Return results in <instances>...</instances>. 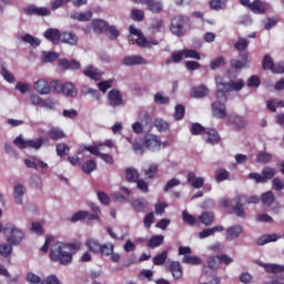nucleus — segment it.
Wrapping results in <instances>:
<instances>
[{"label":"nucleus","mask_w":284,"mask_h":284,"mask_svg":"<svg viewBox=\"0 0 284 284\" xmlns=\"http://www.w3.org/2000/svg\"><path fill=\"white\" fill-rule=\"evenodd\" d=\"M252 12H255V14H263L265 13V3H263L260 0H255L252 4H251V9Z\"/></svg>","instance_id":"nucleus-44"},{"label":"nucleus","mask_w":284,"mask_h":284,"mask_svg":"<svg viewBox=\"0 0 284 284\" xmlns=\"http://www.w3.org/2000/svg\"><path fill=\"white\" fill-rule=\"evenodd\" d=\"M215 82L217 85V90H222V92H241L243 88H245V82L242 79L236 81L231 80L230 82H224L222 77H216Z\"/></svg>","instance_id":"nucleus-4"},{"label":"nucleus","mask_w":284,"mask_h":284,"mask_svg":"<svg viewBox=\"0 0 284 284\" xmlns=\"http://www.w3.org/2000/svg\"><path fill=\"white\" fill-rule=\"evenodd\" d=\"M179 185H181V180L173 178L166 182L164 192H170V190H174V187H179Z\"/></svg>","instance_id":"nucleus-61"},{"label":"nucleus","mask_w":284,"mask_h":284,"mask_svg":"<svg viewBox=\"0 0 284 284\" xmlns=\"http://www.w3.org/2000/svg\"><path fill=\"white\" fill-rule=\"evenodd\" d=\"M145 146L151 152H159L161 150V138L154 134H146L144 138Z\"/></svg>","instance_id":"nucleus-10"},{"label":"nucleus","mask_w":284,"mask_h":284,"mask_svg":"<svg viewBox=\"0 0 284 284\" xmlns=\"http://www.w3.org/2000/svg\"><path fill=\"white\" fill-rule=\"evenodd\" d=\"M133 150L135 154H143L145 152V146L143 145V140H135L133 142Z\"/></svg>","instance_id":"nucleus-63"},{"label":"nucleus","mask_w":284,"mask_h":284,"mask_svg":"<svg viewBox=\"0 0 284 284\" xmlns=\"http://www.w3.org/2000/svg\"><path fill=\"white\" fill-rule=\"evenodd\" d=\"M125 179L129 183H136L139 180V171L134 168H128L125 170Z\"/></svg>","instance_id":"nucleus-39"},{"label":"nucleus","mask_w":284,"mask_h":284,"mask_svg":"<svg viewBox=\"0 0 284 284\" xmlns=\"http://www.w3.org/2000/svg\"><path fill=\"white\" fill-rule=\"evenodd\" d=\"M94 170H97V161L94 160H88L82 164V172H84V174H92Z\"/></svg>","instance_id":"nucleus-43"},{"label":"nucleus","mask_w":284,"mask_h":284,"mask_svg":"<svg viewBox=\"0 0 284 284\" xmlns=\"http://www.w3.org/2000/svg\"><path fill=\"white\" fill-rule=\"evenodd\" d=\"M23 196H26V186L23 184H17L13 187V199L17 205H23Z\"/></svg>","instance_id":"nucleus-21"},{"label":"nucleus","mask_w":284,"mask_h":284,"mask_svg":"<svg viewBox=\"0 0 284 284\" xmlns=\"http://www.w3.org/2000/svg\"><path fill=\"white\" fill-rule=\"evenodd\" d=\"M114 252V245L111 242L101 244L100 254L102 256H110Z\"/></svg>","instance_id":"nucleus-46"},{"label":"nucleus","mask_w":284,"mask_h":284,"mask_svg":"<svg viewBox=\"0 0 284 284\" xmlns=\"http://www.w3.org/2000/svg\"><path fill=\"white\" fill-rule=\"evenodd\" d=\"M240 59L241 60H236V59L231 60V68H234V70H243V68H245L246 65H250L251 60L247 52L240 53Z\"/></svg>","instance_id":"nucleus-17"},{"label":"nucleus","mask_w":284,"mask_h":284,"mask_svg":"<svg viewBox=\"0 0 284 284\" xmlns=\"http://www.w3.org/2000/svg\"><path fill=\"white\" fill-rule=\"evenodd\" d=\"M103 148H105V144L101 141H98L93 142L92 145L84 146V150H87V152H90V154H93L94 156H100L102 161L112 165V163H114V159H112L110 154L101 153V150H103Z\"/></svg>","instance_id":"nucleus-5"},{"label":"nucleus","mask_w":284,"mask_h":284,"mask_svg":"<svg viewBox=\"0 0 284 284\" xmlns=\"http://www.w3.org/2000/svg\"><path fill=\"white\" fill-rule=\"evenodd\" d=\"M108 103L111 108H119L123 105V95L120 90L112 89L108 93Z\"/></svg>","instance_id":"nucleus-9"},{"label":"nucleus","mask_w":284,"mask_h":284,"mask_svg":"<svg viewBox=\"0 0 284 284\" xmlns=\"http://www.w3.org/2000/svg\"><path fill=\"white\" fill-rule=\"evenodd\" d=\"M84 77H88L92 81H101V78L103 77V71L99 70L94 65H88L83 70Z\"/></svg>","instance_id":"nucleus-18"},{"label":"nucleus","mask_w":284,"mask_h":284,"mask_svg":"<svg viewBox=\"0 0 284 284\" xmlns=\"http://www.w3.org/2000/svg\"><path fill=\"white\" fill-rule=\"evenodd\" d=\"M262 63L264 70H271V72H274V68L276 67V64H274V60H272V57L265 55Z\"/></svg>","instance_id":"nucleus-57"},{"label":"nucleus","mask_w":284,"mask_h":284,"mask_svg":"<svg viewBox=\"0 0 284 284\" xmlns=\"http://www.w3.org/2000/svg\"><path fill=\"white\" fill-rule=\"evenodd\" d=\"M132 130L135 134H143L144 130H146V132H150V130H152V118L150 116V114L144 113L141 122H134L132 124Z\"/></svg>","instance_id":"nucleus-6"},{"label":"nucleus","mask_w":284,"mask_h":284,"mask_svg":"<svg viewBox=\"0 0 284 284\" xmlns=\"http://www.w3.org/2000/svg\"><path fill=\"white\" fill-rule=\"evenodd\" d=\"M60 41L62 43H68L69 45H77L79 43V37L72 32H62L60 33Z\"/></svg>","instance_id":"nucleus-23"},{"label":"nucleus","mask_w":284,"mask_h":284,"mask_svg":"<svg viewBox=\"0 0 284 284\" xmlns=\"http://www.w3.org/2000/svg\"><path fill=\"white\" fill-rule=\"evenodd\" d=\"M270 161H272V154L266 153V152H260L256 155V163H270Z\"/></svg>","instance_id":"nucleus-56"},{"label":"nucleus","mask_w":284,"mask_h":284,"mask_svg":"<svg viewBox=\"0 0 284 284\" xmlns=\"http://www.w3.org/2000/svg\"><path fill=\"white\" fill-rule=\"evenodd\" d=\"M170 270H171V274H172L173 278H175V281H179V278L183 277V271L181 268V263L172 262Z\"/></svg>","instance_id":"nucleus-34"},{"label":"nucleus","mask_w":284,"mask_h":284,"mask_svg":"<svg viewBox=\"0 0 284 284\" xmlns=\"http://www.w3.org/2000/svg\"><path fill=\"white\" fill-rule=\"evenodd\" d=\"M159 172V164L156 163H145L142 166V173L146 179H154Z\"/></svg>","instance_id":"nucleus-19"},{"label":"nucleus","mask_w":284,"mask_h":284,"mask_svg":"<svg viewBox=\"0 0 284 284\" xmlns=\"http://www.w3.org/2000/svg\"><path fill=\"white\" fill-rule=\"evenodd\" d=\"M131 19H133V21H143V19H145V12L141 9H133L131 11Z\"/></svg>","instance_id":"nucleus-59"},{"label":"nucleus","mask_w":284,"mask_h":284,"mask_svg":"<svg viewBox=\"0 0 284 284\" xmlns=\"http://www.w3.org/2000/svg\"><path fill=\"white\" fill-rule=\"evenodd\" d=\"M227 123H229V125L233 126V130H243V128H245V125H247V121H245V118L237 115V114L229 115Z\"/></svg>","instance_id":"nucleus-13"},{"label":"nucleus","mask_w":284,"mask_h":284,"mask_svg":"<svg viewBox=\"0 0 284 284\" xmlns=\"http://www.w3.org/2000/svg\"><path fill=\"white\" fill-rule=\"evenodd\" d=\"M274 174H276V171L270 166L262 170V179H265V183H267V181L271 179H274Z\"/></svg>","instance_id":"nucleus-55"},{"label":"nucleus","mask_w":284,"mask_h":284,"mask_svg":"<svg viewBox=\"0 0 284 284\" xmlns=\"http://www.w3.org/2000/svg\"><path fill=\"white\" fill-rule=\"evenodd\" d=\"M130 203H131L132 209L135 212H145V210H148V205H149L148 201L143 197L135 199V200L131 201Z\"/></svg>","instance_id":"nucleus-28"},{"label":"nucleus","mask_w":284,"mask_h":284,"mask_svg":"<svg viewBox=\"0 0 284 284\" xmlns=\"http://www.w3.org/2000/svg\"><path fill=\"white\" fill-rule=\"evenodd\" d=\"M241 234H243V226H241L240 224L231 225L225 230V240L236 241V239H239Z\"/></svg>","instance_id":"nucleus-12"},{"label":"nucleus","mask_w":284,"mask_h":284,"mask_svg":"<svg viewBox=\"0 0 284 284\" xmlns=\"http://www.w3.org/2000/svg\"><path fill=\"white\" fill-rule=\"evenodd\" d=\"M266 108L271 112H276V108H284V100H280V99L268 100L266 103Z\"/></svg>","instance_id":"nucleus-41"},{"label":"nucleus","mask_w":284,"mask_h":284,"mask_svg":"<svg viewBox=\"0 0 284 284\" xmlns=\"http://www.w3.org/2000/svg\"><path fill=\"white\" fill-rule=\"evenodd\" d=\"M85 246L88 247L89 252H92L93 254H100L101 252V242L94 237H89L85 241Z\"/></svg>","instance_id":"nucleus-26"},{"label":"nucleus","mask_w":284,"mask_h":284,"mask_svg":"<svg viewBox=\"0 0 284 284\" xmlns=\"http://www.w3.org/2000/svg\"><path fill=\"white\" fill-rule=\"evenodd\" d=\"M254 263L255 265L263 267L268 274L284 273V266L281 264L263 263L261 260H255Z\"/></svg>","instance_id":"nucleus-8"},{"label":"nucleus","mask_w":284,"mask_h":284,"mask_svg":"<svg viewBox=\"0 0 284 284\" xmlns=\"http://www.w3.org/2000/svg\"><path fill=\"white\" fill-rule=\"evenodd\" d=\"M154 102L158 105H165L166 103H170V98L161 92L156 93L154 95Z\"/></svg>","instance_id":"nucleus-58"},{"label":"nucleus","mask_w":284,"mask_h":284,"mask_svg":"<svg viewBox=\"0 0 284 284\" xmlns=\"http://www.w3.org/2000/svg\"><path fill=\"white\" fill-rule=\"evenodd\" d=\"M207 94H210V89L203 84L191 90V97L193 99H203Z\"/></svg>","instance_id":"nucleus-24"},{"label":"nucleus","mask_w":284,"mask_h":284,"mask_svg":"<svg viewBox=\"0 0 284 284\" xmlns=\"http://www.w3.org/2000/svg\"><path fill=\"white\" fill-rule=\"evenodd\" d=\"M27 281L30 284H45V281L41 280V277L32 272L27 274Z\"/></svg>","instance_id":"nucleus-54"},{"label":"nucleus","mask_w":284,"mask_h":284,"mask_svg":"<svg viewBox=\"0 0 284 284\" xmlns=\"http://www.w3.org/2000/svg\"><path fill=\"white\" fill-rule=\"evenodd\" d=\"M27 14H37L38 17H50V9L45 7L31 6L27 8Z\"/></svg>","instance_id":"nucleus-25"},{"label":"nucleus","mask_w":284,"mask_h":284,"mask_svg":"<svg viewBox=\"0 0 284 284\" xmlns=\"http://www.w3.org/2000/svg\"><path fill=\"white\" fill-rule=\"evenodd\" d=\"M62 93L64 97L74 98L79 94V91L77 90V87L72 84V82H67L62 87Z\"/></svg>","instance_id":"nucleus-32"},{"label":"nucleus","mask_w":284,"mask_h":284,"mask_svg":"<svg viewBox=\"0 0 284 284\" xmlns=\"http://www.w3.org/2000/svg\"><path fill=\"white\" fill-rule=\"evenodd\" d=\"M33 88L38 94L47 95L50 94V83L48 81L40 79L34 82Z\"/></svg>","instance_id":"nucleus-20"},{"label":"nucleus","mask_w":284,"mask_h":284,"mask_svg":"<svg viewBox=\"0 0 284 284\" xmlns=\"http://www.w3.org/2000/svg\"><path fill=\"white\" fill-rule=\"evenodd\" d=\"M20 39L21 41H23V43H29V45H32L33 48L41 45V40H39V38H34L29 33L20 37Z\"/></svg>","instance_id":"nucleus-40"},{"label":"nucleus","mask_w":284,"mask_h":284,"mask_svg":"<svg viewBox=\"0 0 284 284\" xmlns=\"http://www.w3.org/2000/svg\"><path fill=\"white\" fill-rule=\"evenodd\" d=\"M186 180L190 186L194 187V190H201V187L205 185V178L196 176L195 172H189Z\"/></svg>","instance_id":"nucleus-15"},{"label":"nucleus","mask_w":284,"mask_h":284,"mask_svg":"<svg viewBox=\"0 0 284 284\" xmlns=\"http://www.w3.org/2000/svg\"><path fill=\"white\" fill-rule=\"evenodd\" d=\"M199 221L203 223V225H211L214 223V214L211 212H203L199 216Z\"/></svg>","instance_id":"nucleus-45"},{"label":"nucleus","mask_w":284,"mask_h":284,"mask_svg":"<svg viewBox=\"0 0 284 284\" xmlns=\"http://www.w3.org/2000/svg\"><path fill=\"white\" fill-rule=\"evenodd\" d=\"M248 45H250V40H247V38H239V40L234 44V48L235 50L243 52V50H247Z\"/></svg>","instance_id":"nucleus-51"},{"label":"nucleus","mask_w":284,"mask_h":284,"mask_svg":"<svg viewBox=\"0 0 284 284\" xmlns=\"http://www.w3.org/2000/svg\"><path fill=\"white\" fill-rule=\"evenodd\" d=\"M243 199H245V195H237L236 204L233 207V212H235L236 216H239L240 219H245V211L243 210Z\"/></svg>","instance_id":"nucleus-30"},{"label":"nucleus","mask_w":284,"mask_h":284,"mask_svg":"<svg viewBox=\"0 0 284 284\" xmlns=\"http://www.w3.org/2000/svg\"><path fill=\"white\" fill-rule=\"evenodd\" d=\"M92 26L97 33L103 32V30L108 29V22H105V20H93Z\"/></svg>","instance_id":"nucleus-47"},{"label":"nucleus","mask_w":284,"mask_h":284,"mask_svg":"<svg viewBox=\"0 0 284 284\" xmlns=\"http://www.w3.org/2000/svg\"><path fill=\"white\" fill-rule=\"evenodd\" d=\"M134 41L138 45H140V48H152V45H159L158 41H148V39L143 37V33L135 36V38H133V42Z\"/></svg>","instance_id":"nucleus-27"},{"label":"nucleus","mask_w":284,"mask_h":284,"mask_svg":"<svg viewBox=\"0 0 284 284\" xmlns=\"http://www.w3.org/2000/svg\"><path fill=\"white\" fill-rule=\"evenodd\" d=\"M154 125L156 126L159 132H168V130H170V124L161 118H156L154 120Z\"/></svg>","instance_id":"nucleus-48"},{"label":"nucleus","mask_w":284,"mask_h":284,"mask_svg":"<svg viewBox=\"0 0 284 284\" xmlns=\"http://www.w3.org/2000/svg\"><path fill=\"white\" fill-rule=\"evenodd\" d=\"M77 245L71 243L57 242L51 246L50 258L57 261L60 265L72 263V254H75Z\"/></svg>","instance_id":"nucleus-1"},{"label":"nucleus","mask_w":284,"mask_h":284,"mask_svg":"<svg viewBox=\"0 0 284 284\" xmlns=\"http://www.w3.org/2000/svg\"><path fill=\"white\" fill-rule=\"evenodd\" d=\"M142 4L148 6L151 12H161V10H163V4L156 0H146L142 2Z\"/></svg>","instance_id":"nucleus-38"},{"label":"nucleus","mask_w":284,"mask_h":284,"mask_svg":"<svg viewBox=\"0 0 284 284\" xmlns=\"http://www.w3.org/2000/svg\"><path fill=\"white\" fill-rule=\"evenodd\" d=\"M165 261H168V251H163L153 258L154 265H163Z\"/></svg>","instance_id":"nucleus-64"},{"label":"nucleus","mask_w":284,"mask_h":284,"mask_svg":"<svg viewBox=\"0 0 284 284\" xmlns=\"http://www.w3.org/2000/svg\"><path fill=\"white\" fill-rule=\"evenodd\" d=\"M283 235L278 233L264 234L257 240V245H267V243H276Z\"/></svg>","instance_id":"nucleus-22"},{"label":"nucleus","mask_w":284,"mask_h":284,"mask_svg":"<svg viewBox=\"0 0 284 284\" xmlns=\"http://www.w3.org/2000/svg\"><path fill=\"white\" fill-rule=\"evenodd\" d=\"M89 207L93 213L88 215V221H98V223H101V209L94 203H89Z\"/></svg>","instance_id":"nucleus-33"},{"label":"nucleus","mask_w":284,"mask_h":284,"mask_svg":"<svg viewBox=\"0 0 284 284\" xmlns=\"http://www.w3.org/2000/svg\"><path fill=\"white\" fill-rule=\"evenodd\" d=\"M13 145H17L19 150H26L28 148V140L23 139V135H19L13 140Z\"/></svg>","instance_id":"nucleus-62"},{"label":"nucleus","mask_w":284,"mask_h":284,"mask_svg":"<svg viewBox=\"0 0 284 284\" xmlns=\"http://www.w3.org/2000/svg\"><path fill=\"white\" fill-rule=\"evenodd\" d=\"M48 136L52 139V141H59L60 139H65V133L59 128H51L48 132Z\"/></svg>","instance_id":"nucleus-37"},{"label":"nucleus","mask_w":284,"mask_h":284,"mask_svg":"<svg viewBox=\"0 0 284 284\" xmlns=\"http://www.w3.org/2000/svg\"><path fill=\"white\" fill-rule=\"evenodd\" d=\"M227 102V95L220 89L215 93V101L212 103V114L215 119H225L227 116V110L225 103Z\"/></svg>","instance_id":"nucleus-2"},{"label":"nucleus","mask_w":284,"mask_h":284,"mask_svg":"<svg viewBox=\"0 0 284 284\" xmlns=\"http://www.w3.org/2000/svg\"><path fill=\"white\" fill-rule=\"evenodd\" d=\"M71 19L80 22L90 21L92 19V11L74 12L71 14Z\"/></svg>","instance_id":"nucleus-35"},{"label":"nucleus","mask_w":284,"mask_h":284,"mask_svg":"<svg viewBox=\"0 0 284 284\" xmlns=\"http://www.w3.org/2000/svg\"><path fill=\"white\" fill-rule=\"evenodd\" d=\"M12 254V244L10 242L0 244V255L4 258Z\"/></svg>","instance_id":"nucleus-52"},{"label":"nucleus","mask_w":284,"mask_h":284,"mask_svg":"<svg viewBox=\"0 0 284 284\" xmlns=\"http://www.w3.org/2000/svg\"><path fill=\"white\" fill-rule=\"evenodd\" d=\"M44 37L48 39V41H51V43H59L61 41V32H59L58 29H48L44 32Z\"/></svg>","instance_id":"nucleus-31"},{"label":"nucleus","mask_w":284,"mask_h":284,"mask_svg":"<svg viewBox=\"0 0 284 284\" xmlns=\"http://www.w3.org/2000/svg\"><path fill=\"white\" fill-rule=\"evenodd\" d=\"M23 163L27 168L32 170H48V163L37 156L24 159Z\"/></svg>","instance_id":"nucleus-11"},{"label":"nucleus","mask_w":284,"mask_h":284,"mask_svg":"<svg viewBox=\"0 0 284 284\" xmlns=\"http://www.w3.org/2000/svg\"><path fill=\"white\" fill-rule=\"evenodd\" d=\"M182 262L185 263L186 265H201L202 263L201 257L192 255H185L182 258Z\"/></svg>","instance_id":"nucleus-53"},{"label":"nucleus","mask_w":284,"mask_h":284,"mask_svg":"<svg viewBox=\"0 0 284 284\" xmlns=\"http://www.w3.org/2000/svg\"><path fill=\"white\" fill-rule=\"evenodd\" d=\"M230 179V172L225 169H220L215 171V181L217 183H222V181H227Z\"/></svg>","instance_id":"nucleus-49"},{"label":"nucleus","mask_w":284,"mask_h":284,"mask_svg":"<svg viewBox=\"0 0 284 284\" xmlns=\"http://www.w3.org/2000/svg\"><path fill=\"white\" fill-rule=\"evenodd\" d=\"M186 18L183 16H175L171 21V31L176 37L183 34V26H185Z\"/></svg>","instance_id":"nucleus-7"},{"label":"nucleus","mask_w":284,"mask_h":284,"mask_svg":"<svg viewBox=\"0 0 284 284\" xmlns=\"http://www.w3.org/2000/svg\"><path fill=\"white\" fill-rule=\"evenodd\" d=\"M202 139L205 141V143H209L210 145H216L219 141H221V136L219 135V132L214 129H207L202 133Z\"/></svg>","instance_id":"nucleus-14"},{"label":"nucleus","mask_w":284,"mask_h":284,"mask_svg":"<svg viewBox=\"0 0 284 284\" xmlns=\"http://www.w3.org/2000/svg\"><path fill=\"white\" fill-rule=\"evenodd\" d=\"M8 243L11 245H21L26 239V232L14 224H7L3 229Z\"/></svg>","instance_id":"nucleus-3"},{"label":"nucleus","mask_w":284,"mask_h":284,"mask_svg":"<svg viewBox=\"0 0 284 284\" xmlns=\"http://www.w3.org/2000/svg\"><path fill=\"white\" fill-rule=\"evenodd\" d=\"M59 65L63 68V70H79L81 68V63L77 60L68 61V59H60Z\"/></svg>","instance_id":"nucleus-29"},{"label":"nucleus","mask_w":284,"mask_h":284,"mask_svg":"<svg viewBox=\"0 0 284 284\" xmlns=\"http://www.w3.org/2000/svg\"><path fill=\"white\" fill-rule=\"evenodd\" d=\"M29 183L31 187H34V190H43V180L39 174L31 175Z\"/></svg>","instance_id":"nucleus-42"},{"label":"nucleus","mask_w":284,"mask_h":284,"mask_svg":"<svg viewBox=\"0 0 284 284\" xmlns=\"http://www.w3.org/2000/svg\"><path fill=\"white\" fill-rule=\"evenodd\" d=\"M4 152H6V154H8L11 159H19V153L17 152V150L14 149V146H12V144H10V143H6V144H4Z\"/></svg>","instance_id":"nucleus-60"},{"label":"nucleus","mask_w":284,"mask_h":284,"mask_svg":"<svg viewBox=\"0 0 284 284\" xmlns=\"http://www.w3.org/2000/svg\"><path fill=\"white\" fill-rule=\"evenodd\" d=\"M261 199H262L263 205H265L266 207H270L276 201V196L274 195V192H272V191L263 193Z\"/></svg>","instance_id":"nucleus-36"},{"label":"nucleus","mask_w":284,"mask_h":284,"mask_svg":"<svg viewBox=\"0 0 284 284\" xmlns=\"http://www.w3.org/2000/svg\"><path fill=\"white\" fill-rule=\"evenodd\" d=\"M122 63L128 68H132L134 65H145L148 61H145L144 58H142L140 54H135L125 57Z\"/></svg>","instance_id":"nucleus-16"},{"label":"nucleus","mask_w":284,"mask_h":284,"mask_svg":"<svg viewBox=\"0 0 284 284\" xmlns=\"http://www.w3.org/2000/svg\"><path fill=\"white\" fill-rule=\"evenodd\" d=\"M164 237L163 235H154L149 241V247L154 250V247H160V245H163Z\"/></svg>","instance_id":"nucleus-50"}]
</instances>
